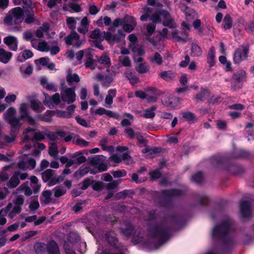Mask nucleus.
<instances>
[{
	"label": "nucleus",
	"mask_w": 254,
	"mask_h": 254,
	"mask_svg": "<svg viewBox=\"0 0 254 254\" xmlns=\"http://www.w3.org/2000/svg\"><path fill=\"white\" fill-rule=\"evenodd\" d=\"M203 180V176L201 172H197L191 178V180L196 183H200Z\"/></svg>",
	"instance_id": "nucleus-54"
},
{
	"label": "nucleus",
	"mask_w": 254,
	"mask_h": 254,
	"mask_svg": "<svg viewBox=\"0 0 254 254\" xmlns=\"http://www.w3.org/2000/svg\"><path fill=\"white\" fill-rule=\"evenodd\" d=\"M33 56V53L29 50H25L19 53L17 57V60L23 62L24 61L31 58Z\"/></svg>",
	"instance_id": "nucleus-26"
},
{
	"label": "nucleus",
	"mask_w": 254,
	"mask_h": 254,
	"mask_svg": "<svg viewBox=\"0 0 254 254\" xmlns=\"http://www.w3.org/2000/svg\"><path fill=\"white\" fill-rule=\"evenodd\" d=\"M61 98L62 100L71 104L74 102L76 98V94L74 88H66L61 91Z\"/></svg>",
	"instance_id": "nucleus-8"
},
{
	"label": "nucleus",
	"mask_w": 254,
	"mask_h": 254,
	"mask_svg": "<svg viewBox=\"0 0 254 254\" xmlns=\"http://www.w3.org/2000/svg\"><path fill=\"white\" fill-rule=\"evenodd\" d=\"M53 175V171L51 169H48L42 174V179L45 182L50 181L48 183V186L50 187L55 185L60 181V178H59L58 180H55L54 179L50 180Z\"/></svg>",
	"instance_id": "nucleus-12"
},
{
	"label": "nucleus",
	"mask_w": 254,
	"mask_h": 254,
	"mask_svg": "<svg viewBox=\"0 0 254 254\" xmlns=\"http://www.w3.org/2000/svg\"><path fill=\"white\" fill-rule=\"evenodd\" d=\"M18 189L23 190L25 195L27 196L30 195L32 193V190L30 189V188L27 186L26 184H24L21 185L19 187Z\"/></svg>",
	"instance_id": "nucleus-60"
},
{
	"label": "nucleus",
	"mask_w": 254,
	"mask_h": 254,
	"mask_svg": "<svg viewBox=\"0 0 254 254\" xmlns=\"http://www.w3.org/2000/svg\"><path fill=\"white\" fill-rule=\"evenodd\" d=\"M23 10L22 8L17 7L12 9L9 11V16L6 17L4 21L8 22V20L13 21L16 24L23 21Z\"/></svg>",
	"instance_id": "nucleus-5"
},
{
	"label": "nucleus",
	"mask_w": 254,
	"mask_h": 254,
	"mask_svg": "<svg viewBox=\"0 0 254 254\" xmlns=\"http://www.w3.org/2000/svg\"><path fill=\"white\" fill-rule=\"evenodd\" d=\"M249 47L243 46L238 48L235 52L233 61L235 64H239L245 60L248 57Z\"/></svg>",
	"instance_id": "nucleus-7"
},
{
	"label": "nucleus",
	"mask_w": 254,
	"mask_h": 254,
	"mask_svg": "<svg viewBox=\"0 0 254 254\" xmlns=\"http://www.w3.org/2000/svg\"><path fill=\"white\" fill-rule=\"evenodd\" d=\"M102 177L103 178V180L106 182H109L107 185L106 186V188L107 189L111 190L114 189L117 186V183L115 181H112V177L109 173H105L103 175Z\"/></svg>",
	"instance_id": "nucleus-22"
},
{
	"label": "nucleus",
	"mask_w": 254,
	"mask_h": 254,
	"mask_svg": "<svg viewBox=\"0 0 254 254\" xmlns=\"http://www.w3.org/2000/svg\"><path fill=\"white\" fill-rule=\"evenodd\" d=\"M52 192L50 190H46L42 192L41 201L47 204L51 201Z\"/></svg>",
	"instance_id": "nucleus-35"
},
{
	"label": "nucleus",
	"mask_w": 254,
	"mask_h": 254,
	"mask_svg": "<svg viewBox=\"0 0 254 254\" xmlns=\"http://www.w3.org/2000/svg\"><path fill=\"white\" fill-rule=\"evenodd\" d=\"M39 206L38 200L35 199L30 203L29 208L31 211H35L39 207Z\"/></svg>",
	"instance_id": "nucleus-64"
},
{
	"label": "nucleus",
	"mask_w": 254,
	"mask_h": 254,
	"mask_svg": "<svg viewBox=\"0 0 254 254\" xmlns=\"http://www.w3.org/2000/svg\"><path fill=\"white\" fill-rule=\"evenodd\" d=\"M65 43L68 45L79 47L85 43V41L80 39L78 34L75 32L71 33L64 38Z\"/></svg>",
	"instance_id": "nucleus-9"
},
{
	"label": "nucleus",
	"mask_w": 254,
	"mask_h": 254,
	"mask_svg": "<svg viewBox=\"0 0 254 254\" xmlns=\"http://www.w3.org/2000/svg\"><path fill=\"white\" fill-rule=\"evenodd\" d=\"M23 37L27 41H30L32 42V46L33 48H36V45L34 43L35 38L33 37L32 33L31 32L27 31L23 33Z\"/></svg>",
	"instance_id": "nucleus-56"
},
{
	"label": "nucleus",
	"mask_w": 254,
	"mask_h": 254,
	"mask_svg": "<svg viewBox=\"0 0 254 254\" xmlns=\"http://www.w3.org/2000/svg\"><path fill=\"white\" fill-rule=\"evenodd\" d=\"M149 91V95L146 98L149 102H153L156 101L157 96L155 94V89L151 88L148 90Z\"/></svg>",
	"instance_id": "nucleus-48"
},
{
	"label": "nucleus",
	"mask_w": 254,
	"mask_h": 254,
	"mask_svg": "<svg viewBox=\"0 0 254 254\" xmlns=\"http://www.w3.org/2000/svg\"><path fill=\"white\" fill-rule=\"evenodd\" d=\"M50 45L47 42L44 41L39 42L38 45H36L37 50L42 52H48L50 51Z\"/></svg>",
	"instance_id": "nucleus-33"
},
{
	"label": "nucleus",
	"mask_w": 254,
	"mask_h": 254,
	"mask_svg": "<svg viewBox=\"0 0 254 254\" xmlns=\"http://www.w3.org/2000/svg\"><path fill=\"white\" fill-rule=\"evenodd\" d=\"M109 159L116 163H119L122 160H124L126 164L131 162V157L127 153L114 154L110 157Z\"/></svg>",
	"instance_id": "nucleus-11"
},
{
	"label": "nucleus",
	"mask_w": 254,
	"mask_h": 254,
	"mask_svg": "<svg viewBox=\"0 0 254 254\" xmlns=\"http://www.w3.org/2000/svg\"><path fill=\"white\" fill-rule=\"evenodd\" d=\"M179 32L177 30H173L171 32V35H170V38L169 39L174 40L177 42L183 41L186 42L189 40L188 36L184 35V36H179Z\"/></svg>",
	"instance_id": "nucleus-21"
},
{
	"label": "nucleus",
	"mask_w": 254,
	"mask_h": 254,
	"mask_svg": "<svg viewBox=\"0 0 254 254\" xmlns=\"http://www.w3.org/2000/svg\"><path fill=\"white\" fill-rule=\"evenodd\" d=\"M160 77L165 80L169 81L174 77V74L171 71H164L160 73Z\"/></svg>",
	"instance_id": "nucleus-44"
},
{
	"label": "nucleus",
	"mask_w": 254,
	"mask_h": 254,
	"mask_svg": "<svg viewBox=\"0 0 254 254\" xmlns=\"http://www.w3.org/2000/svg\"><path fill=\"white\" fill-rule=\"evenodd\" d=\"M4 43L8 46L10 50L16 51L17 49L18 41L15 37L8 36L3 39Z\"/></svg>",
	"instance_id": "nucleus-13"
},
{
	"label": "nucleus",
	"mask_w": 254,
	"mask_h": 254,
	"mask_svg": "<svg viewBox=\"0 0 254 254\" xmlns=\"http://www.w3.org/2000/svg\"><path fill=\"white\" fill-rule=\"evenodd\" d=\"M150 232L154 237H161L166 234V230L159 226H155L152 229H150Z\"/></svg>",
	"instance_id": "nucleus-28"
},
{
	"label": "nucleus",
	"mask_w": 254,
	"mask_h": 254,
	"mask_svg": "<svg viewBox=\"0 0 254 254\" xmlns=\"http://www.w3.org/2000/svg\"><path fill=\"white\" fill-rule=\"evenodd\" d=\"M19 110L20 114V117L19 119L21 120L29 115V104L27 103H22L19 105Z\"/></svg>",
	"instance_id": "nucleus-23"
},
{
	"label": "nucleus",
	"mask_w": 254,
	"mask_h": 254,
	"mask_svg": "<svg viewBox=\"0 0 254 254\" xmlns=\"http://www.w3.org/2000/svg\"><path fill=\"white\" fill-rule=\"evenodd\" d=\"M44 95L45 99L44 101V103L50 108H53L55 105H58L61 102L60 94L58 93H55L52 97L47 94H44Z\"/></svg>",
	"instance_id": "nucleus-10"
},
{
	"label": "nucleus",
	"mask_w": 254,
	"mask_h": 254,
	"mask_svg": "<svg viewBox=\"0 0 254 254\" xmlns=\"http://www.w3.org/2000/svg\"><path fill=\"white\" fill-rule=\"evenodd\" d=\"M21 210L22 209L20 206H14L11 210L7 212V213L8 212V217L11 219L13 218L16 215L20 213Z\"/></svg>",
	"instance_id": "nucleus-47"
},
{
	"label": "nucleus",
	"mask_w": 254,
	"mask_h": 254,
	"mask_svg": "<svg viewBox=\"0 0 254 254\" xmlns=\"http://www.w3.org/2000/svg\"><path fill=\"white\" fill-rule=\"evenodd\" d=\"M247 77L246 72L244 70H239L234 74L232 78V88L237 90L241 88L243 83L246 80Z\"/></svg>",
	"instance_id": "nucleus-4"
},
{
	"label": "nucleus",
	"mask_w": 254,
	"mask_h": 254,
	"mask_svg": "<svg viewBox=\"0 0 254 254\" xmlns=\"http://www.w3.org/2000/svg\"><path fill=\"white\" fill-rule=\"evenodd\" d=\"M125 75L131 84H135L139 82L138 77L134 73L129 71L126 72Z\"/></svg>",
	"instance_id": "nucleus-39"
},
{
	"label": "nucleus",
	"mask_w": 254,
	"mask_h": 254,
	"mask_svg": "<svg viewBox=\"0 0 254 254\" xmlns=\"http://www.w3.org/2000/svg\"><path fill=\"white\" fill-rule=\"evenodd\" d=\"M157 148H150L148 147H145V148L142 150V152L146 154V156L147 157H154L155 155L158 152Z\"/></svg>",
	"instance_id": "nucleus-41"
},
{
	"label": "nucleus",
	"mask_w": 254,
	"mask_h": 254,
	"mask_svg": "<svg viewBox=\"0 0 254 254\" xmlns=\"http://www.w3.org/2000/svg\"><path fill=\"white\" fill-rule=\"evenodd\" d=\"M66 80L69 84H71L74 82H78L80 81V78L77 74H68L67 75Z\"/></svg>",
	"instance_id": "nucleus-53"
},
{
	"label": "nucleus",
	"mask_w": 254,
	"mask_h": 254,
	"mask_svg": "<svg viewBox=\"0 0 254 254\" xmlns=\"http://www.w3.org/2000/svg\"><path fill=\"white\" fill-rule=\"evenodd\" d=\"M75 143L77 145L81 147H87L89 144V142L88 141L80 138L78 135L76 136V140H75Z\"/></svg>",
	"instance_id": "nucleus-55"
},
{
	"label": "nucleus",
	"mask_w": 254,
	"mask_h": 254,
	"mask_svg": "<svg viewBox=\"0 0 254 254\" xmlns=\"http://www.w3.org/2000/svg\"><path fill=\"white\" fill-rule=\"evenodd\" d=\"M31 109L36 112H42L44 110L45 107L43 104L36 99H33L30 101Z\"/></svg>",
	"instance_id": "nucleus-20"
},
{
	"label": "nucleus",
	"mask_w": 254,
	"mask_h": 254,
	"mask_svg": "<svg viewBox=\"0 0 254 254\" xmlns=\"http://www.w3.org/2000/svg\"><path fill=\"white\" fill-rule=\"evenodd\" d=\"M89 171L86 167H82L74 173V176L77 178H80L85 175Z\"/></svg>",
	"instance_id": "nucleus-45"
},
{
	"label": "nucleus",
	"mask_w": 254,
	"mask_h": 254,
	"mask_svg": "<svg viewBox=\"0 0 254 254\" xmlns=\"http://www.w3.org/2000/svg\"><path fill=\"white\" fill-rule=\"evenodd\" d=\"M118 32L120 34V36L112 35L109 32H104L101 34L99 29H96L92 31L90 35V38L99 41H102L105 39L111 44H114L115 43L119 42L122 36L123 37H125V36L121 30H119Z\"/></svg>",
	"instance_id": "nucleus-2"
},
{
	"label": "nucleus",
	"mask_w": 254,
	"mask_h": 254,
	"mask_svg": "<svg viewBox=\"0 0 254 254\" xmlns=\"http://www.w3.org/2000/svg\"><path fill=\"white\" fill-rule=\"evenodd\" d=\"M230 224L228 221L215 226L212 232L213 238H220L224 236L229 230Z\"/></svg>",
	"instance_id": "nucleus-6"
},
{
	"label": "nucleus",
	"mask_w": 254,
	"mask_h": 254,
	"mask_svg": "<svg viewBox=\"0 0 254 254\" xmlns=\"http://www.w3.org/2000/svg\"><path fill=\"white\" fill-rule=\"evenodd\" d=\"M121 230L123 233L126 236L130 235L133 231V226L130 223H125L121 227Z\"/></svg>",
	"instance_id": "nucleus-34"
},
{
	"label": "nucleus",
	"mask_w": 254,
	"mask_h": 254,
	"mask_svg": "<svg viewBox=\"0 0 254 254\" xmlns=\"http://www.w3.org/2000/svg\"><path fill=\"white\" fill-rule=\"evenodd\" d=\"M150 69V66L146 63H142L136 67V71L139 73H146Z\"/></svg>",
	"instance_id": "nucleus-37"
},
{
	"label": "nucleus",
	"mask_w": 254,
	"mask_h": 254,
	"mask_svg": "<svg viewBox=\"0 0 254 254\" xmlns=\"http://www.w3.org/2000/svg\"><path fill=\"white\" fill-rule=\"evenodd\" d=\"M241 214L243 217L247 218L251 215V211L250 203L247 201H242L240 205Z\"/></svg>",
	"instance_id": "nucleus-16"
},
{
	"label": "nucleus",
	"mask_w": 254,
	"mask_h": 254,
	"mask_svg": "<svg viewBox=\"0 0 254 254\" xmlns=\"http://www.w3.org/2000/svg\"><path fill=\"white\" fill-rule=\"evenodd\" d=\"M49 153L52 157H56L58 154V147L56 143H52L49 148Z\"/></svg>",
	"instance_id": "nucleus-50"
},
{
	"label": "nucleus",
	"mask_w": 254,
	"mask_h": 254,
	"mask_svg": "<svg viewBox=\"0 0 254 254\" xmlns=\"http://www.w3.org/2000/svg\"><path fill=\"white\" fill-rule=\"evenodd\" d=\"M25 12L26 17L25 19V22L26 23L30 24L33 22L35 20L34 17V11L31 8H28L25 9Z\"/></svg>",
	"instance_id": "nucleus-31"
},
{
	"label": "nucleus",
	"mask_w": 254,
	"mask_h": 254,
	"mask_svg": "<svg viewBox=\"0 0 254 254\" xmlns=\"http://www.w3.org/2000/svg\"><path fill=\"white\" fill-rule=\"evenodd\" d=\"M47 251L49 254H60L57 244L53 241L49 243Z\"/></svg>",
	"instance_id": "nucleus-27"
},
{
	"label": "nucleus",
	"mask_w": 254,
	"mask_h": 254,
	"mask_svg": "<svg viewBox=\"0 0 254 254\" xmlns=\"http://www.w3.org/2000/svg\"><path fill=\"white\" fill-rule=\"evenodd\" d=\"M18 131L14 132L11 130V133L10 135H5L4 136V139L7 142H11L15 140L16 135Z\"/></svg>",
	"instance_id": "nucleus-62"
},
{
	"label": "nucleus",
	"mask_w": 254,
	"mask_h": 254,
	"mask_svg": "<svg viewBox=\"0 0 254 254\" xmlns=\"http://www.w3.org/2000/svg\"><path fill=\"white\" fill-rule=\"evenodd\" d=\"M116 90L115 89H110L108 91L105 100V106L107 108H110L113 102V98L116 95Z\"/></svg>",
	"instance_id": "nucleus-18"
},
{
	"label": "nucleus",
	"mask_w": 254,
	"mask_h": 254,
	"mask_svg": "<svg viewBox=\"0 0 254 254\" xmlns=\"http://www.w3.org/2000/svg\"><path fill=\"white\" fill-rule=\"evenodd\" d=\"M54 190L55 192V196L56 197H59L64 195L66 192V190L61 187L55 188Z\"/></svg>",
	"instance_id": "nucleus-61"
},
{
	"label": "nucleus",
	"mask_w": 254,
	"mask_h": 254,
	"mask_svg": "<svg viewBox=\"0 0 254 254\" xmlns=\"http://www.w3.org/2000/svg\"><path fill=\"white\" fill-rule=\"evenodd\" d=\"M16 109L14 107H10L4 114V119L10 125L12 131H19L21 127L20 119L15 117Z\"/></svg>",
	"instance_id": "nucleus-3"
},
{
	"label": "nucleus",
	"mask_w": 254,
	"mask_h": 254,
	"mask_svg": "<svg viewBox=\"0 0 254 254\" xmlns=\"http://www.w3.org/2000/svg\"><path fill=\"white\" fill-rule=\"evenodd\" d=\"M162 102L167 106L175 107L180 104V99L174 96H168L163 99Z\"/></svg>",
	"instance_id": "nucleus-14"
},
{
	"label": "nucleus",
	"mask_w": 254,
	"mask_h": 254,
	"mask_svg": "<svg viewBox=\"0 0 254 254\" xmlns=\"http://www.w3.org/2000/svg\"><path fill=\"white\" fill-rule=\"evenodd\" d=\"M12 54L11 52L5 51L3 49L0 48V61L4 64L7 63L12 57Z\"/></svg>",
	"instance_id": "nucleus-24"
},
{
	"label": "nucleus",
	"mask_w": 254,
	"mask_h": 254,
	"mask_svg": "<svg viewBox=\"0 0 254 254\" xmlns=\"http://www.w3.org/2000/svg\"><path fill=\"white\" fill-rule=\"evenodd\" d=\"M20 172L15 171L11 177L9 181L6 184L7 186L9 188H14L16 187L20 183L19 180Z\"/></svg>",
	"instance_id": "nucleus-15"
},
{
	"label": "nucleus",
	"mask_w": 254,
	"mask_h": 254,
	"mask_svg": "<svg viewBox=\"0 0 254 254\" xmlns=\"http://www.w3.org/2000/svg\"><path fill=\"white\" fill-rule=\"evenodd\" d=\"M98 63L107 68H109L111 65L110 59L107 55L101 56L98 59Z\"/></svg>",
	"instance_id": "nucleus-36"
},
{
	"label": "nucleus",
	"mask_w": 254,
	"mask_h": 254,
	"mask_svg": "<svg viewBox=\"0 0 254 254\" xmlns=\"http://www.w3.org/2000/svg\"><path fill=\"white\" fill-rule=\"evenodd\" d=\"M119 61L124 66L130 67L131 65V61L128 57L123 56H120L119 58Z\"/></svg>",
	"instance_id": "nucleus-46"
},
{
	"label": "nucleus",
	"mask_w": 254,
	"mask_h": 254,
	"mask_svg": "<svg viewBox=\"0 0 254 254\" xmlns=\"http://www.w3.org/2000/svg\"><path fill=\"white\" fill-rule=\"evenodd\" d=\"M202 51L200 48L196 44L192 43L191 49V56L193 57H199L201 56Z\"/></svg>",
	"instance_id": "nucleus-40"
},
{
	"label": "nucleus",
	"mask_w": 254,
	"mask_h": 254,
	"mask_svg": "<svg viewBox=\"0 0 254 254\" xmlns=\"http://www.w3.org/2000/svg\"><path fill=\"white\" fill-rule=\"evenodd\" d=\"M147 59L151 63L157 65H160L163 63L162 57L159 53L157 52L149 56Z\"/></svg>",
	"instance_id": "nucleus-19"
},
{
	"label": "nucleus",
	"mask_w": 254,
	"mask_h": 254,
	"mask_svg": "<svg viewBox=\"0 0 254 254\" xmlns=\"http://www.w3.org/2000/svg\"><path fill=\"white\" fill-rule=\"evenodd\" d=\"M215 52L214 47H211L208 53L207 57V63L210 66H212L215 63Z\"/></svg>",
	"instance_id": "nucleus-38"
},
{
	"label": "nucleus",
	"mask_w": 254,
	"mask_h": 254,
	"mask_svg": "<svg viewBox=\"0 0 254 254\" xmlns=\"http://www.w3.org/2000/svg\"><path fill=\"white\" fill-rule=\"evenodd\" d=\"M107 242L111 245H116L117 242L116 237L113 233H109L106 235Z\"/></svg>",
	"instance_id": "nucleus-59"
},
{
	"label": "nucleus",
	"mask_w": 254,
	"mask_h": 254,
	"mask_svg": "<svg viewBox=\"0 0 254 254\" xmlns=\"http://www.w3.org/2000/svg\"><path fill=\"white\" fill-rule=\"evenodd\" d=\"M232 25V19L229 14L225 15L223 21V28L228 29L231 28Z\"/></svg>",
	"instance_id": "nucleus-52"
},
{
	"label": "nucleus",
	"mask_w": 254,
	"mask_h": 254,
	"mask_svg": "<svg viewBox=\"0 0 254 254\" xmlns=\"http://www.w3.org/2000/svg\"><path fill=\"white\" fill-rule=\"evenodd\" d=\"M16 97H17L16 94L8 93L5 97L4 101L7 103H11L14 102L16 100Z\"/></svg>",
	"instance_id": "nucleus-63"
},
{
	"label": "nucleus",
	"mask_w": 254,
	"mask_h": 254,
	"mask_svg": "<svg viewBox=\"0 0 254 254\" xmlns=\"http://www.w3.org/2000/svg\"><path fill=\"white\" fill-rule=\"evenodd\" d=\"M182 10H183L185 13L187 19L193 18L196 15V13L194 10L191 9L187 6H186L185 9L184 10L182 9Z\"/></svg>",
	"instance_id": "nucleus-51"
},
{
	"label": "nucleus",
	"mask_w": 254,
	"mask_h": 254,
	"mask_svg": "<svg viewBox=\"0 0 254 254\" xmlns=\"http://www.w3.org/2000/svg\"><path fill=\"white\" fill-rule=\"evenodd\" d=\"M131 50L134 54L136 56H141L144 54V51L143 48L139 45L132 48Z\"/></svg>",
	"instance_id": "nucleus-57"
},
{
	"label": "nucleus",
	"mask_w": 254,
	"mask_h": 254,
	"mask_svg": "<svg viewBox=\"0 0 254 254\" xmlns=\"http://www.w3.org/2000/svg\"><path fill=\"white\" fill-rule=\"evenodd\" d=\"M183 117L186 121L190 123H192L195 121V117L194 115L190 112H184L182 113Z\"/></svg>",
	"instance_id": "nucleus-49"
},
{
	"label": "nucleus",
	"mask_w": 254,
	"mask_h": 254,
	"mask_svg": "<svg viewBox=\"0 0 254 254\" xmlns=\"http://www.w3.org/2000/svg\"><path fill=\"white\" fill-rule=\"evenodd\" d=\"M79 18H74L72 17H69L66 18V22L69 27L71 29H74L76 27V20H79Z\"/></svg>",
	"instance_id": "nucleus-58"
},
{
	"label": "nucleus",
	"mask_w": 254,
	"mask_h": 254,
	"mask_svg": "<svg viewBox=\"0 0 254 254\" xmlns=\"http://www.w3.org/2000/svg\"><path fill=\"white\" fill-rule=\"evenodd\" d=\"M40 83L44 88L48 90L56 92L58 88L54 83H50L46 77H42L40 79Z\"/></svg>",
	"instance_id": "nucleus-17"
},
{
	"label": "nucleus",
	"mask_w": 254,
	"mask_h": 254,
	"mask_svg": "<svg viewBox=\"0 0 254 254\" xmlns=\"http://www.w3.org/2000/svg\"><path fill=\"white\" fill-rule=\"evenodd\" d=\"M96 78L99 81H102V84L104 86H106L109 84L113 80V77L111 75L104 76L101 74H98L96 76Z\"/></svg>",
	"instance_id": "nucleus-30"
},
{
	"label": "nucleus",
	"mask_w": 254,
	"mask_h": 254,
	"mask_svg": "<svg viewBox=\"0 0 254 254\" xmlns=\"http://www.w3.org/2000/svg\"><path fill=\"white\" fill-rule=\"evenodd\" d=\"M145 14L140 17L142 21H146L149 18L154 23L162 22L163 25L168 26L169 28H173L176 27L173 20L171 18L169 13L165 11L162 10L159 13H155L150 16L151 9L149 7L144 8Z\"/></svg>",
	"instance_id": "nucleus-1"
},
{
	"label": "nucleus",
	"mask_w": 254,
	"mask_h": 254,
	"mask_svg": "<svg viewBox=\"0 0 254 254\" xmlns=\"http://www.w3.org/2000/svg\"><path fill=\"white\" fill-rule=\"evenodd\" d=\"M128 39L129 41L128 47L130 49L134 48L136 46L138 45V40L135 35L133 34H131L129 35L128 37Z\"/></svg>",
	"instance_id": "nucleus-42"
},
{
	"label": "nucleus",
	"mask_w": 254,
	"mask_h": 254,
	"mask_svg": "<svg viewBox=\"0 0 254 254\" xmlns=\"http://www.w3.org/2000/svg\"><path fill=\"white\" fill-rule=\"evenodd\" d=\"M49 29V25L48 23L44 24L40 27L35 32V35L39 38L43 37L44 34L48 32Z\"/></svg>",
	"instance_id": "nucleus-29"
},
{
	"label": "nucleus",
	"mask_w": 254,
	"mask_h": 254,
	"mask_svg": "<svg viewBox=\"0 0 254 254\" xmlns=\"http://www.w3.org/2000/svg\"><path fill=\"white\" fill-rule=\"evenodd\" d=\"M12 204L10 203L8 204L6 207L0 210V225H4L6 223V219L5 217V214L9 211V209L11 208Z\"/></svg>",
	"instance_id": "nucleus-25"
},
{
	"label": "nucleus",
	"mask_w": 254,
	"mask_h": 254,
	"mask_svg": "<svg viewBox=\"0 0 254 254\" xmlns=\"http://www.w3.org/2000/svg\"><path fill=\"white\" fill-rule=\"evenodd\" d=\"M157 109L155 106H152L150 108L145 111L143 117L145 118H153L155 117V114L154 111Z\"/></svg>",
	"instance_id": "nucleus-43"
},
{
	"label": "nucleus",
	"mask_w": 254,
	"mask_h": 254,
	"mask_svg": "<svg viewBox=\"0 0 254 254\" xmlns=\"http://www.w3.org/2000/svg\"><path fill=\"white\" fill-rule=\"evenodd\" d=\"M55 116V112L53 111H47L43 115H39L38 118L42 121L46 122H50L52 121V117Z\"/></svg>",
	"instance_id": "nucleus-32"
}]
</instances>
